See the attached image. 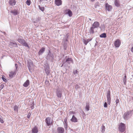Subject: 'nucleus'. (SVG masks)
<instances>
[{
  "label": "nucleus",
  "instance_id": "22",
  "mask_svg": "<svg viewBox=\"0 0 133 133\" xmlns=\"http://www.w3.org/2000/svg\"><path fill=\"white\" fill-rule=\"evenodd\" d=\"M29 84V80H27L24 83L23 86L25 87H27Z\"/></svg>",
  "mask_w": 133,
  "mask_h": 133
},
{
  "label": "nucleus",
  "instance_id": "45",
  "mask_svg": "<svg viewBox=\"0 0 133 133\" xmlns=\"http://www.w3.org/2000/svg\"><path fill=\"white\" fill-rule=\"evenodd\" d=\"M69 113L71 115V114H74L75 113V112H73V111H70L69 112Z\"/></svg>",
  "mask_w": 133,
  "mask_h": 133
},
{
  "label": "nucleus",
  "instance_id": "11",
  "mask_svg": "<svg viewBox=\"0 0 133 133\" xmlns=\"http://www.w3.org/2000/svg\"><path fill=\"white\" fill-rule=\"evenodd\" d=\"M99 23L97 22H95L92 24V27L95 28H96L99 27Z\"/></svg>",
  "mask_w": 133,
  "mask_h": 133
},
{
  "label": "nucleus",
  "instance_id": "50",
  "mask_svg": "<svg viewBox=\"0 0 133 133\" xmlns=\"http://www.w3.org/2000/svg\"><path fill=\"white\" fill-rule=\"evenodd\" d=\"M44 1V0H39V2L40 3H41L42 2V1ZM44 1H47V0H44Z\"/></svg>",
  "mask_w": 133,
  "mask_h": 133
},
{
  "label": "nucleus",
  "instance_id": "4",
  "mask_svg": "<svg viewBox=\"0 0 133 133\" xmlns=\"http://www.w3.org/2000/svg\"><path fill=\"white\" fill-rule=\"evenodd\" d=\"M45 122L47 126H49L52 123V121H51V118L50 117H48L46 118Z\"/></svg>",
  "mask_w": 133,
  "mask_h": 133
},
{
  "label": "nucleus",
  "instance_id": "44",
  "mask_svg": "<svg viewBox=\"0 0 133 133\" xmlns=\"http://www.w3.org/2000/svg\"><path fill=\"white\" fill-rule=\"evenodd\" d=\"M31 115V114L30 112H29L28 114L27 115V117L28 118H29L30 117Z\"/></svg>",
  "mask_w": 133,
  "mask_h": 133
},
{
  "label": "nucleus",
  "instance_id": "5",
  "mask_svg": "<svg viewBox=\"0 0 133 133\" xmlns=\"http://www.w3.org/2000/svg\"><path fill=\"white\" fill-rule=\"evenodd\" d=\"M54 59V56L52 53H51L49 50V52L46 57V59L48 60H52Z\"/></svg>",
  "mask_w": 133,
  "mask_h": 133
},
{
  "label": "nucleus",
  "instance_id": "27",
  "mask_svg": "<svg viewBox=\"0 0 133 133\" xmlns=\"http://www.w3.org/2000/svg\"><path fill=\"white\" fill-rule=\"evenodd\" d=\"M115 4L117 7L119 6V1L118 0H115Z\"/></svg>",
  "mask_w": 133,
  "mask_h": 133
},
{
  "label": "nucleus",
  "instance_id": "42",
  "mask_svg": "<svg viewBox=\"0 0 133 133\" xmlns=\"http://www.w3.org/2000/svg\"><path fill=\"white\" fill-rule=\"evenodd\" d=\"M77 70H75L73 71V73L75 75L77 73Z\"/></svg>",
  "mask_w": 133,
  "mask_h": 133
},
{
  "label": "nucleus",
  "instance_id": "24",
  "mask_svg": "<svg viewBox=\"0 0 133 133\" xmlns=\"http://www.w3.org/2000/svg\"><path fill=\"white\" fill-rule=\"evenodd\" d=\"M71 121L74 122H77V119L74 115L72 116V118L71 119Z\"/></svg>",
  "mask_w": 133,
  "mask_h": 133
},
{
  "label": "nucleus",
  "instance_id": "12",
  "mask_svg": "<svg viewBox=\"0 0 133 133\" xmlns=\"http://www.w3.org/2000/svg\"><path fill=\"white\" fill-rule=\"evenodd\" d=\"M120 44L119 40V39H117L115 41L114 44L116 47L118 48Z\"/></svg>",
  "mask_w": 133,
  "mask_h": 133
},
{
  "label": "nucleus",
  "instance_id": "41",
  "mask_svg": "<svg viewBox=\"0 0 133 133\" xmlns=\"http://www.w3.org/2000/svg\"><path fill=\"white\" fill-rule=\"evenodd\" d=\"M123 81L124 82V84H125V85L126 84V78H123Z\"/></svg>",
  "mask_w": 133,
  "mask_h": 133
},
{
  "label": "nucleus",
  "instance_id": "13",
  "mask_svg": "<svg viewBox=\"0 0 133 133\" xmlns=\"http://www.w3.org/2000/svg\"><path fill=\"white\" fill-rule=\"evenodd\" d=\"M65 12L66 14H68L70 17H71L72 15V11L69 9H66L65 10Z\"/></svg>",
  "mask_w": 133,
  "mask_h": 133
},
{
  "label": "nucleus",
  "instance_id": "15",
  "mask_svg": "<svg viewBox=\"0 0 133 133\" xmlns=\"http://www.w3.org/2000/svg\"><path fill=\"white\" fill-rule=\"evenodd\" d=\"M9 3L10 5L13 6L15 5L16 1L15 0H9Z\"/></svg>",
  "mask_w": 133,
  "mask_h": 133
},
{
  "label": "nucleus",
  "instance_id": "31",
  "mask_svg": "<svg viewBox=\"0 0 133 133\" xmlns=\"http://www.w3.org/2000/svg\"><path fill=\"white\" fill-rule=\"evenodd\" d=\"M18 107L17 105H15L14 107V110L18 112Z\"/></svg>",
  "mask_w": 133,
  "mask_h": 133
},
{
  "label": "nucleus",
  "instance_id": "18",
  "mask_svg": "<svg viewBox=\"0 0 133 133\" xmlns=\"http://www.w3.org/2000/svg\"><path fill=\"white\" fill-rule=\"evenodd\" d=\"M92 39H83V41L85 45H87V44L90 41H91Z\"/></svg>",
  "mask_w": 133,
  "mask_h": 133
},
{
  "label": "nucleus",
  "instance_id": "38",
  "mask_svg": "<svg viewBox=\"0 0 133 133\" xmlns=\"http://www.w3.org/2000/svg\"><path fill=\"white\" fill-rule=\"evenodd\" d=\"M39 21V18H37L35 21H34V23H35L38 22Z\"/></svg>",
  "mask_w": 133,
  "mask_h": 133
},
{
  "label": "nucleus",
  "instance_id": "8",
  "mask_svg": "<svg viewBox=\"0 0 133 133\" xmlns=\"http://www.w3.org/2000/svg\"><path fill=\"white\" fill-rule=\"evenodd\" d=\"M56 94L58 98H61L62 95V92L59 88H58L56 91Z\"/></svg>",
  "mask_w": 133,
  "mask_h": 133
},
{
  "label": "nucleus",
  "instance_id": "9",
  "mask_svg": "<svg viewBox=\"0 0 133 133\" xmlns=\"http://www.w3.org/2000/svg\"><path fill=\"white\" fill-rule=\"evenodd\" d=\"M9 46L11 47H18L17 44L15 42H10L9 44Z\"/></svg>",
  "mask_w": 133,
  "mask_h": 133
},
{
  "label": "nucleus",
  "instance_id": "34",
  "mask_svg": "<svg viewBox=\"0 0 133 133\" xmlns=\"http://www.w3.org/2000/svg\"><path fill=\"white\" fill-rule=\"evenodd\" d=\"M105 127L104 125H103L101 127L102 132H103L105 131Z\"/></svg>",
  "mask_w": 133,
  "mask_h": 133
},
{
  "label": "nucleus",
  "instance_id": "16",
  "mask_svg": "<svg viewBox=\"0 0 133 133\" xmlns=\"http://www.w3.org/2000/svg\"><path fill=\"white\" fill-rule=\"evenodd\" d=\"M55 4L57 6H59L62 4V1L61 0H55Z\"/></svg>",
  "mask_w": 133,
  "mask_h": 133
},
{
  "label": "nucleus",
  "instance_id": "30",
  "mask_svg": "<svg viewBox=\"0 0 133 133\" xmlns=\"http://www.w3.org/2000/svg\"><path fill=\"white\" fill-rule=\"evenodd\" d=\"M2 79L3 81H4L5 82H7V81L6 80V79L5 78V77L4 76H2Z\"/></svg>",
  "mask_w": 133,
  "mask_h": 133
},
{
  "label": "nucleus",
  "instance_id": "52",
  "mask_svg": "<svg viewBox=\"0 0 133 133\" xmlns=\"http://www.w3.org/2000/svg\"><path fill=\"white\" fill-rule=\"evenodd\" d=\"M63 63V64L61 66V67H62L63 66H65V65L64 64H63V63Z\"/></svg>",
  "mask_w": 133,
  "mask_h": 133
},
{
  "label": "nucleus",
  "instance_id": "51",
  "mask_svg": "<svg viewBox=\"0 0 133 133\" xmlns=\"http://www.w3.org/2000/svg\"><path fill=\"white\" fill-rule=\"evenodd\" d=\"M30 107H31V109H33V108H34V106L33 105H32Z\"/></svg>",
  "mask_w": 133,
  "mask_h": 133
},
{
  "label": "nucleus",
  "instance_id": "55",
  "mask_svg": "<svg viewBox=\"0 0 133 133\" xmlns=\"http://www.w3.org/2000/svg\"><path fill=\"white\" fill-rule=\"evenodd\" d=\"M89 20L90 21H91V18H89Z\"/></svg>",
  "mask_w": 133,
  "mask_h": 133
},
{
  "label": "nucleus",
  "instance_id": "26",
  "mask_svg": "<svg viewBox=\"0 0 133 133\" xmlns=\"http://www.w3.org/2000/svg\"><path fill=\"white\" fill-rule=\"evenodd\" d=\"M10 73V74L9 75V76L11 78H12L13 75L16 74V72L11 71Z\"/></svg>",
  "mask_w": 133,
  "mask_h": 133
},
{
  "label": "nucleus",
  "instance_id": "32",
  "mask_svg": "<svg viewBox=\"0 0 133 133\" xmlns=\"http://www.w3.org/2000/svg\"><path fill=\"white\" fill-rule=\"evenodd\" d=\"M30 0H27L26 2V3L28 5H29L30 4L31 2Z\"/></svg>",
  "mask_w": 133,
  "mask_h": 133
},
{
  "label": "nucleus",
  "instance_id": "1",
  "mask_svg": "<svg viewBox=\"0 0 133 133\" xmlns=\"http://www.w3.org/2000/svg\"><path fill=\"white\" fill-rule=\"evenodd\" d=\"M62 63H63V64L65 65V67H69V65L71 63H73V62L71 58L66 57L63 60Z\"/></svg>",
  "mask_w": 133,
  "mask_h": 133
},
{
  "label": "nucleus",
  "instance_id": "21",
  "mask_svg": "<svg viewBox=\"0 0 133 133\" xmlns=\"http://www.w3.org/2000/svg\"><path fill=\"white\" fill-rule=\"evenodd\" d=\"M11 12L12 14L13 15L15 16L17 15L18 13V11L15 9H14L13 10H12L10 11Z\"/></svg>",
  "mask_w": 133,
  "mask_h": 133
},
{
  "label": "nucleus",
  "instance_id": "43",
  "mask_svg": "<svg viewBox=\"0 0 133 133\" xmlns=\"http://www.w3.org/2000/svg\"><path fill=\"white\" fill-rule=\"evenodd\" d=\"M107 102H105L104 103V107L107 108Z\"/></svg>",
  "mask_w": 133,
  "mask_h": 133
},
{
  "label": "nucleus",
  "instance_id": "39",
  "mask_svg": "<svg viewBox=\"0 0 133 133\" xmlns=\"http://www.w3.org/2000/svg\"><path fill=\"white\" fill-rule=\"evenodd\" d=\"M79 86L78 84H76L75 86V88L76 89H78V88H79Z\"/></svg>",
  "mask_w": 133,
  "mask_h": 133
},
{
  "label": "nucleus",
  "instance_id": "2",
  "mask_svg": "<svg viewBox=\"0 0 133 133\" xmlns=\"http://www.w3.org/2000/svg\"><path fill=\"white\" fill-rule=\"evenodd\" d=\"M17 41L21 43L22 45L29 47L28 44L25 41V40L22 38V37L20 36H18L17 39Z\"/></svg>",
  "mask_w": 133,
  "mask_h": 133
},
{
  "label": "nucleus",
  "instance_id": "19",
  "mask_svg": "<svg viewBox=\"0 0 133 133\" xmlns=\"http://www.w3.org/2000/svg\"><path fill=\"white\" fill-rule=\"evenodd\" d=\"M95 29L92 26L90 27V29L89 30V32L90 34H93L94 33Z\"/></svg>",
  "mask_w": 133,
  "mask_h": 133
},
{
  "label": "nucleus",
  "instance_id": "36",
  "mask_svg": "<svg viewBox=\"0 0 133 133\" xmlns=\"http://www.w3.org/2000/svg\"><path fill=\"white\" fill-rule=\"evenodd\" d=\"M99 5L97 3H96L95 5V8L97 9L99 7Z\"/></svg>",
  "mask_w": 133,
  "mask_h": 133
},
{
  "label": "nucleus",
  "instance_id": "54",
  "mask_svg": "<svg viewBox=\"0 0 133 133\" xmlns=\"http://www.w3.org/2000/svg\"><path fill=\"white\" fill-rule=\"evenodd\" d=\"M126 77H127L126 76V75H125V76L124 78H126Z\"/></svg>",
  "mask_w": 133,
  "mask_h": 133
},
{
  "label": "nucleus",
  "instance_id": "14",
  "mask_svg": "<svg viewBox=\"0 0 133 133\" xmlns=\"http://www.w3.org/2000/svg\"><path fill=\"white\" fill-rule=\"evenodd\" d=\"M105 7L106 9L108 11H111L112 8V6L107 3L106 4Z\"/></svg>",
  "mask_w": 133,
  "mask_h": 133
},
{
  "label": "nucleus",
  "instance_id": "10",
  "mask_svg": "<svg viewBox=\"0 0 133 133\" xmlns=\"http://www.w3.org/2000/svg\"><path fill=\"white\" fill-rule=\"evenodd\" d=\"M57 130L58 133H64V129L61 127H58L57 128Z\"/></svg>",
  "mask_w": 133,
  "mask_h": 133
},
{
  "label": "nucleus",
  "instance_id": "7",
  "mask_svg": "<svg viewBox=\"0 0 133 133\" xmlns=\"http://www.w3.org/2000/svg\"><path fill=\"white\" fill-rule=\"evenodd\" d=\"M107 103L108 104L110 105L111 102V98L110 91H108L107 93Z\"/></svg>",
  "mask_w": 133,
  "mask_h": 133
},
{
  "label": "nucleus",
  "instance_id": "23",
  "mask_svg": "<svg viewBox=\"0 0 133 133\" xmlns=\"http://www.w3.org/2000/svg\"><path fill=\"white\" fill-rule=\"evenodd\" d=\"M49 68V67H47L45 68V72L47 75H48L50 74Z\"/></svg>",
  "mask_w": 133,
  "mask_h": 133
},
{
  "label": "nucleus",
  "instance_id": "33",
  "mask_svg": "<svg viewBox=\"0 0 133 133\" xmlns=\"http://www.w3.org/2000/svg\"><path fill=\"white\" fill-rule=\"evenodd\" d=\"M39 8L41 11H43L44 10V7H41L40 5L38 6Z\"/></svg>",
  "mask_w": 133,
  "mask_h": 133
},
{
  "label": "nucleus",
  "instance_id": "53",
  "mask_svg": "<svg viewBox=\"0 0 133 133\" xmlns=\"http://www.w3.org/2000/svg\"><path fill=\"white\" fill-rule=\"evenodd\" d=\"M92 2H93L95 1V0H90Z\"/></svg>",
  "mask_w": 133,
  "mask_h": 133
},
{
  "label": "nucleus",
  "instance_id": "35",
  "mask_svg": "<svg viewBox=\"0 0 133 133\" xmlns=\"http://www.w3.org/2000/svg\"><path fill=\"white\" fill-rule=\"evenodd\" d=\"M0 122L2 123H3L4 122L3 120L2 117L1 116H0Z\"/></svg>",
  "mask_w": 133,
  "mask_h": 133
},
{
  "label": "nucleus",
  "instance_id": "46",
  "mask_svg": "<svg viewBox=\"0 0 133 133\" xmlns=\"http://www.w3.org/2000/svg\"><path fill=\"white\" fill-rule=\"evenodd\" d=\"M67 127H68V124L66 123V124H65V125H64L65 128V129H66L67 128Z\"/></svg>",
  "mask_w": 133,
  "mask_h": 133
},
{
  "label": "nucleus",
  "instance_id": "20",
  "mask_svg": "<svg viewBox=\"0 0 133 133\" xmlns=\"http://www.w3.org/2000/svg\"><path fill=\"white\" fill-rule=\"evenodd\" d=\"M45 51V48L44 47H42L41 49L39 50L38 52V54L39 55H41Z\"/></svg>",
  "mask_w": 133,
  "mask_h": 133
},
{
  "label": "nucleus",
  "instance_id": "37",
  "mask_svg": "<svg viewBox=\"0 0 133 133\" xmlns=\"http://www.w3.org/2000/svg\"><path fill=\"white\" fill-rule=\"evenodd\" d=\"M115 102L116 103V105L117 106L118 105V104L119 102V99H116V100Z\"/></svg>",
  "mask_w": 133,
  "mask_h": 133
},
{
  "label": "nucleus",
  "instance_id": "25",
  "mask_svg": "<svg viewBox=\"0 0 133 133\" xmlns=\"http://www.w3.org/2000/svg\"><path fill=\"white\" fill-rule=\"evenodd\" d=\"M32 133H37L38 132V129L35 127L32 129Z\"/></svg>",
  "mask_w": 133,
  "mask_h": 133
},
{
  "label": "nucleus",
  "instance_id": "17",
  "mask_svg": "<svg viewBox=\"0 0 133 133\" xmlns=\"http://www.w3.org/2000/svg\"><path fill=\"white\" fill-rule=\"evenodd\" d=\"M33 66V65L32 63H28V67L30 71L32 69Z\"/></svg>",
  "mask_w": 133,
  "mask_h": 133
},
{
  "label": "nucleus",
  "instance_id": "47",
  "mask_svg": "<svg viewBox=\"0 0 133 133\" xmlns=\"http://www.w3.org/2000/svg\"><path fill=\"white\" fill-rule=\"evenodd\" d=\"M15 66L16 67V69L17 70L18 67V65L16 64H15Z\"/></svg>",
  "mask_w": 133,
  "mask_h": 133
},
{
  "label": "nucleus",
  "instance_id": "40",
  "mask_svg": "<svg viewBox=\"0 0 133 133\" xmlns=\"http://www.w3.org/2000/svg\"><path fill=\"white\" fill-rule=\"evenodd\" d=\"M4 87V85L3 84H2L1 85H0V90H1Z\"/></svg>",
  "mask_w": 133,
  "mask_h": 133
},
{
  "label": "nucleus",
  "instance_id": "48",
  "mask_svg": "<svg viewBox=\"0 0 133 133\" xmlns=\"http://www.w3.org/2000/svg\"><path fill=\"white\" fill-rule=\"evenodd\" d=\"M64 122L65 123V124H67V119H65L64 120Z\"/></svg>",
  "mask_w": 133,
  "mask_h": 133
},
{
  "label": "nucleus",
  "instance_id": "3",
  "mask_svg": "<svg viewBox=\"0 0 133 133\" xmlns=\"http://www.w3.org/2000/svg\"><path fill=\"white\" fill-rule=\"evenodd\" d=\"M125 125L122 123H121L119 125V130L121 132H123L125 130Z\"/></svg>",
  "mask_w": 133,
  "mask_h": 133
},
{
  "label": "nucleus",
  "instance_id": "6",
  "mask_svg": "<svg viewBox=\"0 0 133 133\" xmlns=\"http://www.w3.org/2000/svg\"><path fill=\"white\" fill-rule=\"evenodd\" d=\"M130 111H128L124 114L123 117L125 119L127 120L130 117Z\"/></svg>",
  "mask_w": 133,
  "mask_h": 133
},
{
  "label": "nucleus",
  "instance_id": "28",
  "mask_svg": "<svg viewBox=\"0 0 133 133\" xmlns=\"http://www.w3.org/2000/svg\"><path fill=\"white\" fill-rule=\"evenodd\" d=\"M100 37L102 38H105L106 37L105 33H104L100 35Z\"/></svg>",
  "mask_w": 133,
  "mask_h": 133
},
{
  "label": "nucleus",
  "instance_id": "49",
  "mask_svg": "<svg viewBox=\"0 0 133 133\" xmlns=\"http://www.w3.org/2000/svg\"><path fill=\"white\" fill-rule=\"evenodd\" d=\"M131 51L132 52H133V46L132 48H131Z\"/></svg>",
  "mask_w": 133,
  "mask_h": 133
},
{
  "label": "nucleus",
  "instance_id": "29",
  "mask_svg": "<svg viewBox=\"0 0 133 133\" xmlns=\"http://www.w3.org/2000/svg\"><path fill=\"white\" fill-rule=\"evenodd\" d=\"M85 109L86 110L88 111L89 110V104H87L85 108Z\"/></svg>",
  "mask_w": 133,
  "mask_h": 133
},
{
  "label": "nucleus",
  "instance_id": "56",
  "mask_svg": "<svg viewBox=\"0 0 133 133\" xmlns=\"http://www.w3.org/2000/svg\"><path fill=\"white\" fill-rule=\"evenodd\" d=\"M45 82L46 83H48V81H45Z\"/></svg>",
  "mask_w": 133,
  "mask_h": 133
}]
</instances>
